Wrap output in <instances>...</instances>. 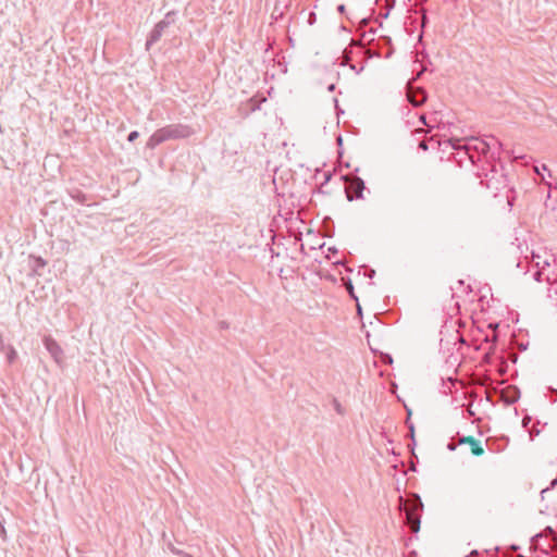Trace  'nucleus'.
Listing matches in <instances>:
<instances>
[{"mask_svg":"<svg viewBox=\"0 0 557 557\" xmlns=\"http://www.w3.org/2000/svg\"><path fill=\"white\" fill-rule=\"evenodd\" d=\"M488 138L491 139V141L480 139L478 137H469L466 138L465 144H462L463 139L449 138L448 144L455 150H463L466 157H468L471 163L474 164L478 160H480V156L486 154L493 146L497 145L498 148L502 147V143L494 136H490Z\"/></svg>","mask_w":557,"mask_h":557,"instance_id":"f257e3e1","label":"nucleus"},{"mask_svg":"<svg viewBox=\"0 0 557 557\" xmlns=\"http://www.w3.org/2000/svg\"><path fill=\"white\" fill-rule=\"evenodd\" d=\"M195 134V131L186 124H169L157 129L148 139L146 147L154 149L160 144L172 139H184Z\"/></svg>","mask_w":557,"mask_h":557,"instance_id":"f03ea898","label":"nucleus"},{"mask_svg":"<svg viewBox=\"0 0 557 557\" xmlns=\"http://www.w3.org/2000/svg\"><path fill=\"white\" fill-rule=\"evenodd\" d=\"M366 188L364 182L358 176L348 180L345 187L346 197L349 201L361 199Z\"/></svg>","mask_w":557,"mask_h":557,"instance_id":"7ed1b4c3","label":"nucleus"},{"mask_svg":"<svg viewBox=\"0 0 557 557\" xmlns=\"http://www.w3.org/2000/svg\"><path fill=\"white\" fill-rule=\"evenodd\" d=\"M42 342L45 348L48 350L55 363L58 366H62L64 362V351L58 342L50 335L45 336Z\"/></svg>","mask_w":557,"mask_h":557,"instance_id":"20e7f679","label":"nucleus"},{"mask_svg":"<svg viewBox=\"0 0 557 557\" xmlns=\"http://www.w3.org/2000/svg\"><path fill=\"white\" fill-rule=\"evenodd\" d=\"M458 444L463 445L468 444L470 446L471 453L474 456H482L484 454V449L482 447V444L479 440L474 438L473 436H460L458 438Z\"/></svg>","mask_w":557,"mask_h":557,"instance_id":"39448f33","label":"nucleus"},{"mask_svg":"<svg viewBox=\"0 0 557 557\" xmlns=\"http://www.w3.org/2000/svg\"><path fill=\"white\" fill-rule=\"evenodd\" d=\"M422 507H423V504H422L421 499L418 497V502H417L414 508L412 510L408 511L406 515L407 521H408V523L411 524L410 528L413 533H417L420 530V517L416 516V511L421 510Z\"/></svg>","mask_w":557,"mask_h":557,"instance_id":"423d86ee","label":"nucleus"},{"mask_svg":"<svg viewBox=\"0 0 557 557\" xmlns=\"http://www.w3.org/2000/svg\"><path fill=\"white\" fill-rule=\"evenodd\" d=\"M407 98L412 106L420 107L426 101L428 95L425 90L418 88L409 90L407 92Z\"/></svg>","mask_w":557,"mask_h":557,"instance_id":"0eeeda50","label":"nucleus"},{"mask_svg":"<svg viewBox=\"0 0 557 557\" xmlns=\"http://www.w3.org/2000/svg\"><path fill=\"white\" fill-rule=\"evenodd\" d=\"M165 29L166 28L161 24V22H158L154 25L153 29L150 32L147 38L146 50H150V48L160 40Z\"/></svg>","mask_w":557,"mask_h":557,"instance_id":"6e6552de","label":"nucleus"},{"mask_svg":"<svg viewBox=\"0 0 557 557\" xmlns=\"http://www.w3.org/2000/svg\"><path fill=\"white\" fill-rule=\"evenodd\" d=\"M0 351L5 354L7 361L10 364H12L17 358L15 348L10 344H5L2 335H0Z\"/></svg>","mask_w":557,"mask_h":557,"instance_id":"1a4fd4ad","label":"nucleus"},{"mask_svg":"<svg viewBox=\"0 0 557 557\" xmlns=\"http://www.w3.org/2000/svg\"><path fill=\"white\" fill-rule=\"evenodd\" d=\"M175 20H176V12L175 11H170L168 12L163 20H161V24L168 28L170 25L174 24L175 23Z\"/></svg>","mask_w":557,"mask_h":557,"instance_id":"9d476101","label":"nucleus"},{"mask_svg":"<svg viewBox=\"0 0 557 557\" xmlns=\"http://www.w3.org/2000/svg\"><path fill=\"white\" fill-rule=\"evenodd\" d=\"M546 267H549V263L547 261L544 262V265L542 269L535 271V273L533 274V277L535 281L537 282H542V281H546Z\"/></svg>","mask_w":557,"mask_h":557,"instance_id":"9b49d317","label":"nucleus"},{"mask_svg":"<svg viewBox=\"0 0 557 557\" xmlns=\"http://www.w3.org/2000/svg\"><path fill=\"white\" fill-rule=\"evenodd\" d=\"M557 486V476L550 482V485L541 491L542 499H545L546 495Z\"/></svg>","mask_w":557,"mask_h":557,"instance_id":"f8f14e48","label":"nucleus"},{"mask_svg":"<svg viewBox=\"0 0 557 557\" xmlns=\"http://www.w3.org/2000/svg\"><path fill=\"white\" fill-rule=\"evenodd\" d=\"M512 393L513 394L506 399L507 404H513V403H516L518 400L519 394H520L519 389L515 387Z\"/></svg>","mask_w":557,"mask_h":557,"instance_id":"ddd939ff","label":"nucleus"},{"mask_svg":"<svg viewBox=\"0 0 557 557\" xmlns=\"http://www.w3.org/2000/svg\"><path fill=\"white\" fill-rule=\"evenodd\" d=\"M33 259L35 263V269L45 268L47 264L46 260L42 259L41 257H33Z\"/></svg>","mask_w":557,"mask_h":557,"instance_id":"4468645a","label":"nucleus"},{"mask_svg":"<svg viewBox=\"0 0 557 557\" xmlns=\"http://www.w3.org/2000/svg\"><path fill=\"white\" fill-rule=\"evenodd\" d=\"M528 431H529L530 438L532 441L534 440L535 436H537L541 433V430L535 425L530 428Z\"/></svg>","mask_w":557,"mask_h":557,"instance_id":"2eb2a0df","label":"nucleus"},{"mask_svg":"<svg viewBox=\"0 0 557 557\" xmlns=\"http://www.w3.org/2000/svg\"><path fill=\"white\" fill-rule=\"evenodd\" d=\"M138 136H139V133H138L137 131H133V132H131V133L128 134V136H127V140H128L129 143H133V141H135V140L138 138Z\"/></svg>","mask_w":557,"mask_h":557,"instance_id":"dca6fc26","label":"nucleus"},{"mask_svg":"<svg viewBox=\"0 0 557 557\" xmlns=\"http://www.w3.org/2000/svg\"><path fill=\"white\" fill-rule=\"evenodd\" d=\"M546 282H547L548 284H557V273H556V274H554L553 276H552L549 273H547V275H546Z\"/></svg>","mask_w":557,"mask_h":557,"instance_id":"f3484780","label":"nucleus"},{"mask_svg":"<svg viewBox=\"0 0 557 557\" xmlns=\"http://www.w3.org/2000/svg\"><path fill=\"white\" fill-rule=\"evenodd\" d=\"M347 290L351 298H354L355 300H358V297L356 296V294L354 292V286H352L351 282L348 283Z\"/></svg>","mask_w":557,"mask_h":557,"instance_id":"a211bd4d","label":"nucleus"},{"mask_svg":"<svg viewBox=\"0 0 557 557\" xmlns=\"http://www.w3.org/2000/svg\"><path fill=\"white\" fill-rule=\"evenodd\" d=\"M333 405H334V409L337 411V413H339V414L344 413L342 405L338 403L337 399L333 400Z\"/></svg>","mask_w":557,"mask_h":557,"instance_id":"6ab92c4d","label":"nucleus"},{"mask_svg":"<svg viewBox=\"0 0 557 557\" xmlns=\"http://www.w3.org/2000/svg\"><path fill=\"white\" fill-rule=\"evenodd\" d=\"M531 421H532V418L530 416L523 417V419H522V426L524 429L529 430V424L531 423Z\"/></svg>","mask_w":557,"mask_h":557,"instance_id":"aec40b11","label":"nucleus"},{"mask_svg":"<svg viewBox=\"0 0 557 557\" xmlns=\"http://www.w3.org/2000/svg\"><path fill=\"white\" fill-rule=\"evenodd\" d=\"M170 548H171V550H172L174 554L182 555L183 557H191L190 555H188V554H186V553H183V552L178 550L177 548H174L172 545H170Z\"/></svg>","mask_w":557,"mask_h":557,"instance_id":"412c9836","label":"nucleus"},{"mask_svg":"<svg viewBox=\"0 0 557 557\" xmlns=\"http://www.w3.org/2000/svg\"><path fill=\"white\" fill-rule=\"evenodd\" d=\"M418 147L423 151H426L429 149L425 140L420 141Z\"/></svg>","mask_w":557,"mask_h":557,"instance_id":"4be33fe9","label":"nucleus"},{"mask_svg":"<svg viewBox=\"0 0 557 557\" xmlns=\"http://www.w3.org/2000/svg\"><path fill=\"white\" fill-rule=\"evenodd\" d=\"M457 445H459V444H458V443H457V444H455L454 442H449V443L447 444V448H448L449 450L454 451V450L457 448Z\"/></svg>","mask_w":557,"mask_h":557,"instance_id":"5701e85b","label":"nucleus"},{"mask_svg":"<svg viewBox=\"0 0 557 557\" xmlns=\"http://www.w3.org/2000/svg\"><path fill=\"white\" fill-rule=\"evenodd\" d=\"M409 431H410V435H411V440H412V443L414 444V429H413V424H409Z\"/></svg>","mask_w":557,"mask_h":557,"instance_id":"b1692460","label":"nucleus"},{"mask_svg":"<svg viewBox=\"0 0 557 557\" xmlns=\"http://www.w3.org/2000/svg\"><path fill=\"white\" fill-rule=\"evenodd\" d=\"M345 10H346V8H345V5H344V4H339V5L337 7V11H338L339 13H344V12H345Z\"/></svg>","mask_w":557,"mask_h":557,"instance_id":"393cba45","label":"nucleus"},{"mask_svg":"<svg viewBox=\"0 0 557 557\" xmlns=\"http://www.w3.org/2000/svg\"><path fill=\"white\" fill-rule=\"evenodd\" d=\"M457 154H460V156H461V158L458 160V162H461V161H462V158H465V156H466V154L463 153V150L458 149V153H457Z\"/></svg>","mask_w":557,"mask_h":557,"instance_id":"a878e982","label":"nucleus"},{"mask_svg":"<svg viewBox=\"0 0 557 557\" xmlns=\"http://www.w3.org/2000/svg\"><path fill=\"white\" fill-rule=\"evenodd\" d=\"M420 121H421L424 125H426V126H428L426 119H425V115H424V114L420 115Z\"/></svg>","mask_w":557,"mask_h":557,"instance_id":"bb28decb","label":"nucleus"},{"mask_svg":"<svg viewBox=\"0 0 557 557\" xmlns=\"http://www.w3.org/2000/svg\"><path fill=\"white\" fill-rule=\"evenodd\" d=\"M77 201L83 202L85 199V196L83 194H79L78 197H76Z\"/></svg>","mask_w":557,"mask_h":557,"instance_id":"cd10ccee","label":"nucleus"},{"mask_svg":"<svg viewBox=\"0 0 557 557\" xmlns=\"http://www.w3.org/2000/svg\"><path fill=\"white\" fill-rule=\"evenodd\" d=\"M329 91H333L335 89V85L334 84H331L329 87H327Z\"/></svg>","mask_w":557,"mask_h":557,"instance_id":"c85d7f7f","label":"nucleus"},{"mask_svg":"<svg viewBox=\"0 0 557 557\" xmlns=\"http://www.w3.org/2000/svg\"><path fill=\"white\" fill-rule=\"evenodd\" d=\"M416 133H417V134H422V133H424V131H423V129H421V128H418V129L416 131Z\"/></svg>","mask_w":557,"mask_h":557,"instance_id":"c756f323","label":"nucleus"},{"mask_svg":"<svg viewBox=\"0 0 557 557\" xmlns=\"http://www.w3.org/2000/svg\"><path fill=\"white\" fill-rule=\"evenodd\" d=\"M220 325H221L222 329L227 326L225 322H221Z\"/></svg>","mask_w":557,"mask_h":557,"instance_id":"7c9ffc66","label":"nucleus"},{"mask_svg":"<svg viewBox=\"0 0 557 557\" xmlns=\"http://www.w3.org/2000/svg\"><path fill=\"white\" fill-rule=\"evenodd\" d=\"M375 274V271L374 270H371V272H369V275H374Z\"/></svg>","mask_w":557,"mask_h":557,"instance_id":"2f4dec72","label":"nucleus"},{"mask_svg":"<svg viewBox=\"0 0 557 557\" xmlns=\"http://www.w3.org/2000/svg\"><path fill=\"white\" fill-rule=\"evenodd\" d=\"M375 274V271L374 270H371V272H369V275H374Z\"/></svg>","mask_w":557,"mask_h":557,"instance_id":"473e14b6","label":"nucleus"}]
</instances>
